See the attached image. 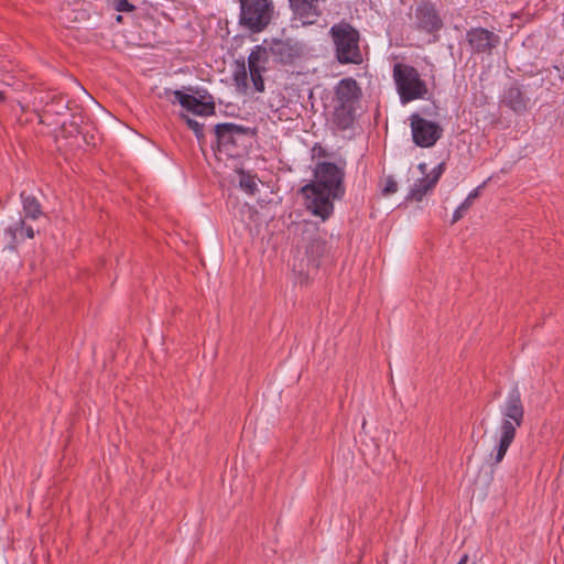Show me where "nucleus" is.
I'll return each mask as SVG.
<instances>
[{
  "mask_svg": "<svg viewBox=\"0 0 564 564\" xmlns=\"http://www.w3.org/2000/svg\"><path fill=\"white\" fill-rule=\"evenodd\" d=\"M345 166L344 160L338 163L317 162L313 170L314 180L300 189L307 210L323 220L333 215V200L341 199L345 195Z\"/></svg>",
  "mask_w": 564,
  "mask_h": 564,
  "instance_id": "f257e3e1",
  "label": "nucleus"
},
{
  "mask_svg": "<svg viewBox=\"0 0 564 564\" xmlns=\"http://www.w3.org/2000/svg\"><path fill=\"white\" fill-rule=\"evenodd\" d=\"M502 421L499 427V442L495 448V455L490 457L494 459L491 465H497L502 462L503 457L510 445L512 444L517 429L520 427L524 420V406L521 399V392L516 383L509 391L507 399L500 408Z\"/></svg>",
  "mask_w": 564,
  "mask_h": 564,
  "instance_id": "f03ea898",
  "label": "nucleus"
},
{
  "mask_svg": "<svg viewBox=\"0 0 564 564\" xmlns=\"http://www.w3.org/2000/svg\"><path fill=\"white\" fill-rule=\"evenodd\" d=\"M329 35L334 44L336 59L345 64L362 63V54L359 46L360 33L346 21H340L329 29Z\"/></svg>",
  "mask_w": 564,
  "mask_h": 564,
  "instance_id": "7ed1b4c3",
  "label": "nucleus"
},
{
  "mask_svg": "<svg viewBox=\"0 0 564 564\" xmlns=\"http://www.w3.org/2000/svg\"><path fill=\"white\" fill-rule=\"evenodd\" d=\"M393 79L402 104L423 99L429 91L426 83L421 79L417 69L412 65L394 64Z\"/></svg>",
  "mask_w": 564,
  "mask_h": 564,
  "instance_id": "20e7f679",
  "label": "nucleus"
},
{
  "mask_svg": "<svg viewBox=\"0 0 564 564\" xmlns=\"http://www.w3.org/2000/svg\"><path fill=\"white\" fill-rule=\"evenodd\" d=\"M239 23L253 33L263 31L271 22L273 3L271 0H239Z\"/></svg>",
  "mask_w": 564,
  "mask_h": 564,
  "instance_id": "39448f33",
  "label": "nucleus"
},
{
  "mask_svg": "<svg viewBox=\"0 0 564 564\" xmlns=\"http://www.w3.org/2000/svg\"><path fill=\"white\" fill-rule=\"evenodd\" d=\"M215 144L214 151L225 152L229 156L238 155L237 149L241 137L252 138L257 134L254 128L236 124L232 122L217 123L214 127Z\"/></svg>",
  "mask_w": 564,
  "mask_h": 564,
  "instance_id": "423d86ee",
  "label": "nucleus"
},
{
  "mask_svg": "<svg viewBox=\"0 0 564 564\" xmlns=\"http://www.w3.org/2000/svg\"><path fill=\"white\" fill-rule=\"evenodd\" d=\"M160 98H166L173 105L178 102L182 108L195 116L208 117L216 112V105L214 100H200L188 91L185 93L184 90H172L170 88H165L163 94L160 95Z\"/></svg>",
  "mask_w": 564,
  "mask_h": 564,
  "instance_id": "0eeeda50",
  "label": "nucleus"
},
{
  "mask_svg": "<svg viewBox=\"0 0 564 564\" xmlns=\"http://www.w3.org/2000/svg\"><path fill=\"white\" fill-rule=\"evenodd\" d=\"M412 139L420 148L433 147L443 135V128L434 122L424 119L419 113L410 116Z\"/></svg>",
  "mask_w": 564,
  "mask_h": 564,
  "instance_id": "6e6552de",
  "label": "nucleus"
},
{
  "mask_svg": "<svg viewBox=\"0 0 564 564\" xmlns=\"http://www.w3.org/2000/svg\"><path fill=\"white\" fill-rule=\"evenodd\" d=\"M500 36L486 28H470L466 32V42L474 55H492L500 45Z\"/></svg>",
  "mask_w": 564,
  "mask_h": 564,
  "instance_id": "1a4fd4ad",
  "label": "nucleus"
},
{
  "mask_svg": "<svg viewBox=\"0 0 564 564\" xmlns=\"http://www.w3.org/2000/svg\"><path fill=\"white\" fill-rule=\"evenodd\" d=\"M414 29L427 34L438 33L444 22L436 9L435 3L430 0H422L414 10Z\"/></svg>",
  "mask_w": 564,
  "mask_h": 564,
  "instance_id": "9d476101",
  "label": "nucleus"
},
{
  "mask_svg": "<svg viewBox=\"0 0 564 564\" xmlns=\"http://www.w3.org/2000/svg\"><path fill=\"white\" fill-rule=\"evenodd\" d=\"M269 51L275 63L293 65L296 59L305 55V45L294 39H273Z\"/></svg>",
  "mask_w": 564,
  "mask_h": 564,
  "instance_id": "9b49d317",
  "label": "nucleus"
},
{
  "mask_svg": "<svg viewBox=\"0 0 564 564\" xmlns=\"http://www.w3.org/2000/svg\"><path fill=\"white\" fill-rule=\"evenodd\" d=\"M445 170L446 163L441 162L430 174L419 178L411 188L409 197L416 202H421L423 197L436 186Z\"/></svg>",
  "mask_w": 564,
  "mask_h": 564,
  "instance_id": "f8f14e48",
  "label": "nucleus"
},
{
  "mask_svg": "<svg viewBox=\"0 0 564 564\" xmlns=\"http://www.w3.org/2000/svg\"><path fill=\"white\" fill-rule=\"evenodd\" d=\"M361 97V88L356 79L351 77L343 78L338 82L334 91V101L340 105L355 106Z\"/></svg>",
  "mask_w": 564,
  "mask_h": 564,
  "instance_id": "ddd939ff",
  "label": "nucleus"
},
{
  "mask_svg": "<svg viewBox=\"0 0 564 564\" xmlns=\"http://www.w3.org/2000/svg\"><path fill=\"white\" fill-rule=\"evenodd\" d=\"M329 246L325 239L318 235L310 236L305 245V256L310 265L317 269L324 259L328 257Z\"/></svg>",
  "mask_w": 564,
  "mask_h": 564,
  "instance_id": "4468645a",
  "label": "nucleus"
},
{
  "mask_svg": "<svg viewBox=\"0 0 564 564\" xmlns=\"http://www.w3.org/2000/svg\"><path fill=\"white\" fill-rule=\"evenodd\" d=\"M502 102L518 115L528 110L530 98L522 86L516 80L503 93Z\"/></svg>",
  "mask_w": 564,
  "mask_h": 564,
  "instance_id": "2eb2a0df",
  "label": "nucleus"
},
{
  "mask_svg": "<svg viewBox=\"0 0 564 564\" xmlns=\"http://www.w3.org/2000/svg\"><path fill=\"white\" fill-rule=\"evenodd\" d=\"M4 234L9 237L8 243L10 247H14L25 238H34V229L26 225L25 219L21 216L13 225L6 228Z\"/></svg>",
  "mask_w": 564,
  "mask_h": 564,
  "instance_id": "dca6fc26",
  "label": "nucleus"
},
{
  "mask_svg": "<svg viewBox=\"0 0 564 564\" xmlns=\"http://www.w3.org/2000/svg\"><path fill=\"white\" fill-rule=\"evenodd\" d=\"M356 107L336 104L333 112V123L338 130L345 131L354 126Z\"/></svg>",
  "mask_w": 564,
  "mask_h": 564,
  "instance_id": "f3484780",
  "label": "nucleus"
},
{
  "mask_svg": "<svg viewBox=\"0 0 564 564\" xmlns=\"http://www.w3.org/2000/svg\"><path fill=\"white\" fill-rule=\"evenodd\" d=\"M269 55H271L269 48L263 45H256L248 56L249 70H260V73H264L267 70Z\"/></svg>",
  "mask_w": 564,
  "mask_h": 564,
  "instance_id": "a211bd4d",
  "label": "nucleus"
},
{
  "mask_svg": "<svg viewBox=\"0 0 564 564\" xmlns=\"http://www.w3.org/2000/svg\"><path fill=\"white\" fill-rule=\"evenodd\" d=\"M20 197L23 205L24 219L36 220L44 215L42 205L34 195L22 192Z\"/></svg>",
  "mask_w": 564,
  "mask_h": 564,
  "instance_id": "6ab92c4d",
  "label": "nucleus"
},
{
  "mask_svg": "<svg viewBox=\"0 0 564 564\" xmlns=\"http://www.w3.org/2000/svg\"><path fill=\"white\" fill-rule=\"evenodd\" d=\"M69 100L61 94H53L50 99L45 102L43 115H65L68 107Z\"/></svg>",
  "mask_w": 564,
  "mask_h": 564,
  "instance_id": "aec40b11",
  "label": "nucleus"
},
{
  "mask_svg": "<svg viewBox=\"0 0 564 564\" xmlns=\"http://www.w3.org/2000/svg\"><path fill=\"white\" fill-rule=\"evenodd\" d=\"M485 185L486 182H484L468 194L465 200L455 209L452 223L458 221L464 216V214L471 207L474 200L479 197L480 191L485 187Z\"/></svg>",
  "mask_w": 564,
  "mask_h": 564,
  "instance_id": "412c9836",
  "label": "nucleus"
},
{
  "mask_svg": "<svg viewBox=\"0 0 564 564\" xmlns=\"http://www.w3.org/2000/svg\"><path fill=\"white\" fill-rule=\"evenodd\" d=\"M234 82L239 89L246 90L248 88V73L243 57L236 61Z\"/></svg>",
  "mask_w": 564,
  "mask_h": 564,
  "instance_id": "4be33fe9",
  "label": "nucleus"
},
{
  "mask_svg": "<svg viewBox=\"0 0 564 564\" xmlns=\"http://www.w3.org/2000/svg\"><path fill=\"white\" fill-rule=\"evenodd\" d=\"M180 118L185 121L186 126L193 130L198 143L203 145L206 142V137L204 133V126L199 123L197 120L191 118L188 115L181 112Z\"/></svg>",
  "mask_w": 564,
  "mask_h": 564,
  "instance_id": "5701e85b",
  "label": "nucleus"
},
{
  "mask_svg": "<svg viewBox=\"0 0 564 564\" xmlns=\"http://www.w3.org/2000/svg\"><path fill=\"white\" fill-rule=\"evenodd\" d=\"M239 186L249 195L258 191L256 176L243 170L239 171Z\"/></svg>",
  "mask_w": 564,
  "mask_h": 564,
  "instance_id": "b1692460",
  "label": "nucleus"
},
{
  "mask_svg": "<svg viewBox=\"0 0 564 564\" xmlns=\"http://www.w3.org/2000/svg\"><path fill=\"white\" fill-rule=\"evenodd\" d=\"M83 118L80 116H73V119L67 123L63 122L61 130L64 134L73 135L74 133H83L82 131Z\"/></svg>",
  "mask_w": 564,
  "mask_h": 564,
  "instance_id": "393cba45",
  "label": "nucleus"
},
{
  "mask_svg": "<svg viewBox=\"0 0 564 564\" xmlns=\"http://www.w3.org/2000/svg\"><path fill=\"white\" fill-rule=\"evenodd\" d=\"M184 90L188 91L191 95L196 96V98H198L200 100H205V101L214 100V97L208 93L207 89L199 88L197 86H187V87H184Z\"/></svg>",
  "mask_w": 564,
  "mask_h": 564,
  "instance_id": "a878e982",
  "label": "nucleus"
},
{
  "mask_svg": "<svg viewBox=\"0 0 564 564\" xmlns=\"http://www.w3.org/2000/svg\"><path fill=\"white\" fill-rule=\"evenodd\" d=\"M249 73L254 89L259 93L264 91V80L262 73H260V70H249Z\"/></svg>",
  "mask_w": 564,
  "mask_h": 564,
  "instance_id": "bb28decb",
  "label": "nucleus"
},
{
  "mask_svg": "<svg viewBox=\"0 0 564 564\" xmlns=\"http://www.w3.org/2000/svg\"><path fill=\"white\" fill-rule=\"evenodd\" d=\"M112 7L118 12H132L135 7L128 0H112Z\"/></svg>",
  "mask_w": 564,
  "mask_h": 564,
  "instance_id": "cd10ccee",
  "label": "nucleus"
},
{
  "mask_svg": "<svg viewBox=\"0 0 564 564\" xmlns=\"http://www.w3.org/2000/svg\"><path fill=\"white\" fill-rule=\"evenodd\" d=\"M397 191H398V183L392 175H389L386 178V184H384V187L382 188V195L389 196V195L394 194Z\"/></svg>",
  "mask_w": 564,
  "mask_h": 564,
  "instance_id": "c85d7f7f",
  "label": "nucleus"
},
{
  "mask_svg": "<svg viewBox=\"0 0 564 564\" xmlns=\"http://www.w3.org/2000/svg\"><path fill=\"white\" fill-rule=\"evenodd\" d=\"M313 152L316 153L318 158H327L329 155L327 150L318 144L313 148Z\"/></svg>",
  "mask_w": 564,
  "mask_h": 564,
  "instance_id": "c756f323",
  "label": "nucleus"
},
{
  "mask_svg": "<svg viewBox=\"0 0 564 564\" xmlns=\"http://www.w3.org/2000/svg\"><path fill=\"white\" fill-rule=\"evenodd\" d=\"M417 169L420 170V172H421L422 174H426V172H427V165H426L425 163H420V164L417 165Z\"/></svg>",
  "mask_w": 564,
  "mask_h": 564,
  "instance_id": "7c9ffc66",
  "label": "nucleus"
},
{
  "mask_svg": "<svg viewBox=\"0 0 564 564\" xmlns=\"http://www.w3.org/2000/svg\"><path fill=\"white\" fill-rule=\"evenodd\" d=\"M467 562H468V555H467V554H464V555L462 556V558L458 561V563H457V564H467Z\"/></svg>",
  "mask_w": 564,
  "mask_h": 564,
  "instance_id": "2f4dec72",
  "label": "nucleus"
},
{
  "mask_svg": "<svg viewBox=\"0 0 564 564\" xmlns=\"http://www.w3.org/2000/svg\"><path fill=\"white\" fill-rule=\"evenodd\" d=\"M7 97H6V93L0 90V101H6Z\"/></svg>",
  "mask_w": 564,
  "mask_h": 564,
  "instance_id": "473e14b6",
  "label": "nucleus"
},
{
  "mask_svg": "<svg viewBox=\"0 0 564 564\" xmlns=\"http://www.w3.org/2000/svg\"><path fill=\"white\" fill-rule=\"evenodd\" d=\"M116 20H117L118 22H121V21H122V17H121V15H117Z\"/></svg>",
  "mask_w": 564,
  "mask_h": 564,
  "instance_id": "72a5a7b5",
  "label": "nucleus"
}]
</instances>
